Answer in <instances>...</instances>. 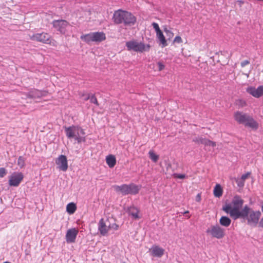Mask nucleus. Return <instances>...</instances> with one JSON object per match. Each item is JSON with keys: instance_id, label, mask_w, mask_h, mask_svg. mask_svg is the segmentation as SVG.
<instances>
[{"instance_id": "f257e3e1", "label": "nucleus", "mask_w": 263, "mask_h": 263, "mask_svg": "<svg viewBox=\"0 0 263 263\" xmlns=\"http://www.w3.org/2000/svg\"><path fill=\"white\" fill-rule=\"evenodd\" d=\"M243 203V200L239 195H235L230 203H227L223 206L222 210L226 213L229 214L233 219L236 220L240 218L242 215V209H240Z\"/></svg>"}, {"instance_id": "f03ea898", "label": "nucleus", "mask_w": 263, "mask_h": 263, "mask_svg": "<svg viewBox=\"0 0 263 263\" xmlns=\"http://www.w3.org/2000/svg\"><path fill=\"white\" fill-rule=\"evenodd\" d=\"M112 20L115 24H123L126 27H130L136 24L137 18L132 13L119 9L115 11Z\"/></svg>"}, {"instance_id": "7ed1b4c3", "label": "nucleus", "mask_w": 263, "mask_h": 263, "mask_svg": "<svg viewBox=\"0 0 263 263\" xmlns=\"http://www.w3.org/2000/svg\"><path fill=\"white\" fill-rule=\"evenodd\" d=\"M261 213L259 211H254L246 205L242 208V213L240 218L246 220L247 224L251 227H256L259 222Z\"/></svg>"}, {"instance_id": "20e7f679", "label": "nucleus", "mask_w": 263, "mask_h": 263, "mask_svg": "<svg viewBox=\"0 0 263 263\" xmlns=\"http://www.w3.org/2000/svg\"><path fill=\"white\" fill-rule=\"evenodd\" d=\"M234 118L240 124L245 125L246 126L254 129H257L258 127L257 122L248 114L237 111L234 114Z\"/></svg>"}, {"instance_id": "39448f33", "label": "nucleus", "mask_w": 263, "mask_h": 263, "mask_svg": "<svg viewBox=\"0 0 263 263\" xmlns=\"http://www.w3.org/2000/svg\"><path fill=\"white\" fill-rule=\"evenodd\" d=\"M64 128L65 134L68 139L74 138L78 143L86 141L85 133L81 127L72 125Z\"/></svg>"}, {"instance_id": "423d86ee", "label": "nucleus", "mask_w": 263, "mask_h": 263, "mask_svg": "<svg viewBox=\"0 0 263 263\" xmlns=\"http://www.w3.org/2000/svg\"><path fill=\"white\" fill-rule=\"evenodd\" d=\"M141 188V185H138L133 183L129 184H123L121 185L114 186L115 191L120 192L123 195L137 194Z\"/></svg>"}, {"instance_id": "0eeeda50", "label": "nucleus", "mask_w": 263, "mask_h": 263, "mask_svg": "<svg viewBox=\"0 0 263 263\" xmlns=\"http://www.w3.org/2000/svg\"><path fill=\"white\" fill-rule=\"evenodd\" d=\"M126 47L127 50L137 52H143L145 51H148L150 48L149 44L145 45L143 42H138L135 40L126 42Z\"/></svg>"}, {"instance_id": "6e6552de", "label": "nucleus", "mask_w": 263, "mask_h": 263, "mask_svg": "<svg viewBox=\"0 0 263 263\" xmlns=\"http://www.w3.org/2000/svg\"><path fill=\"white\" fill-rule=\"evenodd\" d=\"M29 37L30 40L33 41L54 45L53 43L51 42V35L46 32H43L29 34ZM53 42H55L54 40H53Z\"/></svg>"}, {"instance_id": "1a4fd4ad", "label": "nucleus", "mask_w": 263, "mask_h": 263, "mask_svg": "<svg viewBox=\"0 0 263 263\" xmlns=\"http://www.w3.org/2000/svg\"><path fill=\"white\" fill-rule=\"evenodd\" d=\"M206 233L217 239H221L225 235V230L218 224L211 226L206 230Z\"/></svg>"}, {"instance_id": "9d476101", "label": "nucleus", "mask_w": 263, "mask_h": 263, "mask_svg": "<svg viewBox=\"0 0 263 263\" xmlns=\"http://www.w3.org/2000/svg\"><path fill=\"white\" fill-rule=\"evenodd\" d=\"M52 24L53 27L62 34H66L68 28L70 27L69 23L64 20H54Z\"/></svg>"}, {"instance_id": "9b49d317", "label": "nucleus", "mask_w": 263, "mask_h": 263, "mask_svg": "<svg viewBox=\"0 0 263 263\" xmlns=\"http://www.w3.org/2000/svg\"><path fill=\"white\" fill-rule=\"evenodd\" d=\"M24 175L21 173L14 172L10 177L9 180V184L11 186H17L19 185L22 180Z\"/></svg>"}, {"instance_id": "f8f14e48", "label": "nucleus", "mask_w": 263, "mask_h": 263, "mask_svg": "<svg viewBox=\"0 0 263 263\" xmlns=\"http://www.w3.org/2000/svg\"><path fill=\"white\" fill-rule=\"evenodd\" d=\"M55 163L58 165V168L60 170L63 172L67 171L68 166L67 159L65 155H60L55 160Z\"/></svg>"}, {"instance_id": "ddd939ff", "label": "nucleus", "mask_w": 263, "mask_h": 263, "mask_svg": "<svg viewBox=\"0 0 263 263\" xmlns=\"http://www.w3.org/2000/svg\"><path fill=\"white\" fill-rule=\"evenodd\" d=\"M246 91L254 97L258 98L263 96V85L259 86L257 88L253 86L248 87Z\"/></svg>"}, {"instance_id": "4468645a", "label": "nucleus", "mask_w": 263, "mask_h": 263, "mask_svg": "<svg viewBox=\"0 0 263 263\" xmlns=\"http://www.w3.org/2000/svg\"><path fill=\"white\" fill-rule=\"evenodd\" d=\"M78 232L79 231L76 228L68 230L65 236L66 242L68 243L74 242Z\"/></svg>"}, {"instance_id": "2eb2a0df", "label": "nucleus", "mask_w": 263, "mask_h": 263, "mask_svg": "<svg viewBox=\"0 0 263 263\" xmlns=\"http://www.w3.org/2000/svg\"><path fill=\"white\" fill-rule=\"evenodd\" d=\"M46 92L39 90L36 89H32L27 92L26 96L28 98L31 99L40 98L43 96H46Z\"/></svg>"}, {"instance_id": "dca6fc26", "label": "nucleus", "mask_w": 263, "mask_h": 263, "mask_svg": "<svg viewBox=\"0 0 263 263\" xmlns=\"http://www.w3.org/2000/svg\"><path fill=\"white\" fill-rule=\"evenodd\" d=\"M98 229L102 236H106L108 233L109 228L105 222L104 219L101 218L98 223Z\"/></svg>"}, {"instance_id": "f3484780", "label": "nucleus", "mask_w": 263, "mask_h": 263, "mask_svg": "<svg viewBox=\"0 0 263 263\" xmlns=\"http://www.w3.org/2000/svg\"><path fill=\"white\" fill-rule=\"evenodd\" d=\"M152 254L153 256L161 257L164 253V250L158 246H153L151 248Z\"/></svg>"}, {"instance_id": "a211bd4d", "label": "nucleus", "mask_w": 263, "mask_h": 263, "mask_svg": "<svg viewBox=\"0 0 263 263\" xmlns=\"http://www.w3.org/2000/svg\"><path fill=\"white\" fill-rule=\"evenodd\" d=\"M93 42H101L106 39L105 34L103 32H92Z\"/></svg>"}, {"instance_id": "6ab92c4d", "label": "nucleus", "mask_w": 263, "mask_h": 263, "mask_svg": "<svg viewBox=\"0 0 263 263\" xmlns=\"http://www.w3.org/2000/svg\"><path fill=\"white\" fill-rule=\"evenodd\" d=\"M128 212L129 215L132 216L133 218H134L135 219H137L139 218V210L135 207V206H130L128 209Z\"/></svg>"}, {"instance_id": "aec40b11", "label": "nucleus", "mask_w": 263, "mask_h": 263, "mask_svg": "<svg viewBox=\"0 0 263 263\" xmlns=\"http://www.w3.org/2000/svg\"><path fill=\"white\" fill-rule=\"evenodd\" d=\"M106 163L110 168L113 167L116 164V159L114 156L110 155L106 158Z\"/></svg>"}, {"instance_id": "412c9836", "label": "nucleus", "mask_w": 263, "mask_h": 263, "mask_svg": "<svg viewBox=\"0 0 263 263\" xmlns=\"http://www.w3.org/2000/svg\"><path fill=\"white\" fill-rule=\"evenodd\" d=\"M157 38L161 44H162V46L163 47H166L167 46V44L166 42V40H165V36H164L163 32L162 31L156 33Z\"/></svg>"}, {"instance_id": "4be33fe9", "label": "nucleus", "mask_w": 263, "mask_h": 263, "mask_svg": "<svg viewBox=\"0 0 263 263\" xmlns=\"http://www.w3.org/2000/svg\"><path fill=\"white\" fill-rule=\"evenodd\" d=\"M219 223L222 226L228 227L230 225L231 220L228 217L223 216L219 219Z\"/></svg>"}, {"instance_id": "5701e85b", "label": "nucleus", "mask_w": 263, "mask_h": 263, "mask_svg": "<svg viewBox=\"0 0 263 263\" xmlns=\"http://www.w3.org/2000/svg\"><path fill=\"white\" fill-rule=\"evenodd\" d=\"M77 210V206L75 203L71 202L66 206V211L69 214H73Z\"/></svg>"}, {"instance_id": "b1692460", "label": "nucleus", "mask_w": 263, "mask_h": 263, "mask_svg": "<svg viewBox=\"0 0 263 263\" xmlns=\"http://www.w3.org/2000/svg\"><path fill=\"white\" fill-rule=\"evenodd\" d=\"M80 39L87 43H89L91 42H93L92 38V32L83 34L81 36Z\"/></svg>"}, {"instance_id": "393cba45", "label": "nucleus", "mask_w": 263, "mask_h": 263, "mask_svg": "<svg viewBox=\"0 0 263 263\" xmlns=\"http://www.w3.org/2000/svg\"><path fill=\"white\" fill-rule=\"evenodd\" d=\"M222 189L220 184H217L214 189V195L216 197H220L222 195Z\"/></svg>"}, {"instance_id": "a878e982", "label": "nucleus", "mask_w": 263, "mask_h": 263, "mask_svg": "<svg viewBox=\"0 0 263 263\" xmlns=\"http://www.w3.org/2000/svg\"><path fill=\"white\" fill-rule=\"evenodd\" d=\"M85 101L90 100V102L92 103L96 104L97 106H99V103L97 99L95 97V95H86V97L84 99Z\"/></svg>"}, {"instance_id": "bb28decb", "label": "nucleus", "mask_w": 263, "mask_h": 263, "mask_svg": "<svg viewBox=\"0 0 263 263\" xmlns=\"http://www.w3.org/2000/svg\"><path fill=\"white\" fill-rule=\"evenodd\" d=\"M149 157L154 162H157L159 159V156L156 154L154 152L151 150L148 152Z\"/></svg>"}, {"instance_id": "cd10ccee", "label": "nucleus", "mask_w": 263, "mask_h": 263, "mask_svg": "<svg viewBox=\"0 0 263 263\" xmlns=\"http://www.w3.org/2000/svg\"><path fill=\"white\" fill-rule=\"evenodd\" d=\"M205 138L202 137V136H198V137H194L193 139V141L197 144H203L204 142L205 141Z\"/></svg>"}, {"instance_id": "c85d7f7f", "label": "nucleus", "mask_w": 263, "mask_h": 263, "mask_svg": "<svg viewBox=\"0 0 263 263\" xmlns=\"http://www.w3.org/2000/svg\"><path fill=\"white\" fill-rule=\"evenodd\" d=\"M203 144L205 146H212L213 147L216 146V144L215 142L212 141H211L210 140H209V139H207L206 138L205 139V141L204 142Z\"/></svg>"}, {"instance_id": "c756f323", "label": "nucleus", "mask_w": 263, "mask_h": 263, "mask_svg": "<svg viewBox=\"0 0 263 263\" xmlns=\"http://www.w3.org/2000/svg\"><path fill=\"white\" fill-rule=\"evenodd\" d=\"M25 158L22 156H20L17 160V165L20 167V168H22L25 165Z\"/></svg>"}, {"instance_id": "7c9ffc66", "label": "nucleus", "mask_w": 263, "mask_h": 263, "mask_svg": "<svg viewBox=\"0 0 263 263\" xmlns=\"http://www.w3.org/2000/svg\"><path fill=\"white\" fill-rule=\"evenodd\" d=\"M236 104L239 107H243L246 105V102L242 99H238L236 101Z\"/></svg>"}, {"instance_id": "2f4dec72", "label": "nucleus", "mask_w": 263, "mask_h": 263, "mask_svg": "<svg viewBox=\"0 0 263 263\" xmlns=\"http://www.w3.org/2000/svg\"><path fill=\"white\" fill-rule=\"evenodd\" d=\"M173 177L175 178H178V179H184L187 176L185 174H178V173H174L173 174Z\"/></svg>"}, {"instance_id": "473e14b6", "label": "nucleus", "mask_w": 263, "mask_h": 263, "mask_svg": "<svg viewBox=\"0 0 263 263\" xmlns=\"http://www.w3.org/2000/svg\"><path fill=\"white\" fill-rule=\"evenodd\" d=\"M164 31L166 33V36L168 37V39H171L173 36L174 33L167 28H164Z\"/></svg>"}, {"instance_id": "72a5a7b5", "label": "nucleus", "mask_w": 263, "mask_h": 263, "mask_svg": "<svg viewBox=\"0 0 263 263\" xmlns=\"http://www.w3.org/2000/svg\"><path fill=\"white\" fill-rule=\"evenodd\" d=\"M152 26L154 29L155 30L156 33L159 32L161 31L159 28V25L157 23L153 22L152 23Z\"/></svg>"}, {"instance_id": "f704fd0d", "label": "nucleus", "mask_w": 263, "mask_h": 263, "mask_svg": "<svg viewBox=\"0 0 263 263\" xmlns=\"http://www.w3.org/2000/svg\"><path fill=\"white\" fill-rule=\"evenodd\" d=\"M109 230L113 229L114 230H117L119 228V226L116 223H114L112 224H109L108 225Z\"/></svg>"}, {"instance_id": "c9c22d12", "label": "nucleus", "mask_w": 263, "mask_h": 263, "mask_svg": "<svg viewBox=\"0 0 263 263\" xmlns=\"http://www.w3.org/2000/svg\"><path fill=\"white\" fill-rule=\"evenodd\" d=\"M7 174L6 170L4 167L0 168V177H4Z\"/></svg>"}, {"instance_id": "e433bc0d", "label": "nucleus", "mask_w": 263, "mask_h": 263, "mask_svg": "<svg viewBox=\"0 0 263 263\" xmlns=\"http://www.w3.org/2000/svg\"><path fill=\"white\" fill-rule=\"evenodd\" d=\"M236 183L239 187H243L245 184V181L241 179L236 180Z\"/></svg>"}, {"instance_id": "4c0bfd02", "label": "nucleus", "mask_w": 263, "mask_h": 263, "mask_svg": "<svg viewBox=\"0 0 263 263\" xmlns=\"http://www.w3.org/2000/svg\"><path fill=\"white\" fill-rule=\"evenodd\" d=\"M157 65L159 71L162 70L165 67L164 65L161 62H158Z\"/></svg>"}, {"instance_id": "58836bf2", "label": "nucleus", "mask_w": 263, "mask_h": 263, "mask_svg": "<svg viewBox=\"0 0 263 263\" xmlns=\"http://www.w3.org/2000/svg\"><path fill=\"white\" fill-rule=\"evenodd\" d=\"M174 42L181 43L182 42V40L180 36H176L174 40Z\"/></svg>"}, {"instance_id": "ea45409f", "label": "nucleus", "mask_w": 263, "mask_h": 263, "mask_svg": "<svg viewBox=\"0 0 263 263\" xmlns=\"http://www.w3.org/2000/svg\"><path fill=\"white\" fill-rule=\"evenodd\" d=\"M250 173H246L245 174H243L241 177V179H242L243 181H245V180L248 178V177L250 175Z\"/></svg>"}, {"instance_id": "a19ab883", "label": "nucleus", "mask_w": 263, "mask_h": 263, "mask_svg": "<svg viewBox=\"0 0 263 263\" xmlns=\"http://www.w3.org/2000/svg\"><path fill=\"white\" fill-rule=\"evenodd\" d=\"M250 63V61L248 60H245L241 62V66L242 67H245L247 65H248Z\"/></svg>"}, {"instance_id": "79ce46f5", "label": "nucleus", "mask_w": 263, "mask_h": 263, "mask_svg": "<svg viewBox=\"0 0 263 263\" xmlns=\"http://www.w3.org/2000/svg\"><path fill=\"white\" fill-rule=\"evenodd\" d=\"M258 224H259V227H260L261 228H263V216L260 219Z\"/></svg>"}, {"instance_id": "37998d69", "label": "nucleus", "mask_w": 263, "mask_h": 263, "mask_svg": "<svg viewBox=\"0 0 263 263\" xmlns=\"http://www.w3.org/2000/svg\"><path fill=\"white\" fill-rule=\"evenodd\" d=\"M236 3L239 5L240 7H241L242 5L244 4V1L241 0H238L237 1Z\"/></svg>"}, {"instance_id": "c03bdc74", "label": "nucleus", "mask_w": 263, "mask_h": 263, "mask_svg": "<svg viewBox=\"0 0 263 263\" xmlns=\"http://www.w3.org/2000/svg\"><path fill=\"white\" fill-rule=\"evenodd\" d=\"M88 94L85 93L84 92H80L79 93L80 96L81 98H84V99L86 97V95H88Z\"/></svg>"}, {"instance_id": "a18cd8bd", "label": "nucleus", "mask_w": 263, "mask_h": 263, "mask_svg": "<svg viewBox=\"0 0 263 263\" xmlns=\"http://www.w3.org/2000/svg\"><path fill=\"white\" fill-rule=\"evenodd\" d=\"M201 199V196H200V195L199 194H198L197 195V196H196V201H199Z\"/></svg>"}, {"instance_id": "49530a36", "label": "nucleus", "mask_w": 263, "mask_h": 263, "mask_svg": "<svg viewBox=\"0 0 263 263\" xmlns=\"http://www.w3.org/2000/svg\"><path fill=\"white\" fill-rule=\"evenodd\" d=\"M189 213V212L188 211H186L184 212L183 214H184V215L187 216V218H189L190 217V216L187 215Z\"/></svg>"}, {"instance_id": "de8ad7c7", "label": "nucleus", "mask_w": 263, "mask_h": 263, "mask_svg": "<svg viewBox=\"0 0 263 263\" xmlns=\"http://www.w3.org/2000/svg\"><path fill=\"white\" fill-rule=\"evenodd\" d=\"M4 263H10V262H8V261H5V262H4Z\"/></svg>"}]
</instances>
